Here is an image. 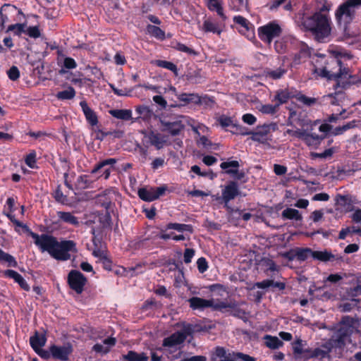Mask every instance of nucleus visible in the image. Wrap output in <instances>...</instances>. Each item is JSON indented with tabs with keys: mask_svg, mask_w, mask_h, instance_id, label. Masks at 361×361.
I'll return each instance as SVG.
<instances>
[{
	"mask_svg": "<svg viewBox=\"0 0 361 361\" xmlns=\"http://www.w3.org/2000/svg\"><path fill=\"white\" fill-rule=\"evenodd\" d=\"M331 351V348H328L327 350H322L321 348H317L313 349L312 355H310V357H312V358H324L326 357L329 352Z\"/></svg>",
	"mask_w": 361,
	"mask_h": 361,
	"instance_id": "nucleus-52",
	"label": "nucleus"
},
{
	"mask_svg": "<svg viewBox=\"0 0 361 361\" xmlns=\"http://www.w3.org/2000/svg\"><path fill=\"white\" fill-rule=\"evenodd\" d=\"M146 30L148 34L159 39H164L165 38L164 31L157 26L148 25Z\"/></svg>",
	"mask_w": 361,
	"mask_h": 361,
	"instance_id": "nucleus-38",
	"label": "nucleus"
},
{
	"mask_svg": "<svg viewBox=\"0 0 361 361\" xmlns=\"http://www.w3.org/2000/svg\"><path fill=\"white\" fill-rule=\"evenodd\" d=\"M0 262H7L8 266L16 267L17 262L15 258L8 253L5 252L0 248Z\"/></svg>",
	"mask_w": 361,
	"mask_h": 361,
	"instance_id": "nucleus-42",
	"label": "nucleus"
},
{
	"mask_svg": "<svg viewBox=\"0 0 361 361\" xmlns=\"http://www.w3.org/2000/svg\"><path fill=\"white\" fill-rule=\"evenodd\" d=\"M68 283L71 289L80 294L84 290L87 279L80 271L71 270L68 275Z\"/></svg>",
	"mask_w": 361,
	"mask_h": 361,
	"instance_id": "nucleus-7",
	"label": "nucleus"
},
{
	"mask_svg": "<svg viewBox=\"0 0 361 361\" xmlns=\"http://www.w3.org/2000/svg\"><path fill=\"white\" fill-rule=\"evenodd\" d=\"M25 33L32 38H38L40 37V31L37 26L29 27L25 30Z\"/></svg>",
	"mask_w": 361,
	"mask_h": 361,
	"instance_id": "nucleus-59",
	"label": "nucleus"
},
{
	"mask_svg": "<svg viewBox=\"0 0 361 361\" xmlns=\"http://www.w3.org/2000/svg\"><path fill=\"white\" fill-rule=\"evenodd\" d=\"M208 3V8L209 10L216 11L217 14L222 18L223 20H225L226 19V16L224 13L223 8L220 3L219 2V0H207Z\"/></svg>",
	"mask_w": 361,
	"mask_h": 361,
	"instance_id": "nucleus-36",
	"label": "nucleus"
},
{
	"mask_svg": "<svg viewBox=\"0 0 361 361\" xmlns=\"http://www.w3.org/2000/svg\"><path fill=\"white\" fill-rule=\"evenodd\" d=\"M239 192L238 183L235 181H230L222 190L221 197H218L217 200L221 198L225 205L227 206L231 200L239 195Z\"/></svg>",
	"mask_w": 361,
	"mask_h": 361,
	"instance_id": "nucleus-13",
	"label": "nucleus"
},
{
	"mask_svg": "<svg viewBox=\"0 0 361 361\" xmlns=\"http://www.w3.org/2000/svg\"><path fill=\"white\" fill-rule=\"evenodd\" d=\"M202 330L203 329L199 325L192 326L190 324H183L181 331H176L164 339L163 346L171 348L180 345L185 341L188 336Z\"/></svg>",
	"mask_w": 361,
	"mask_h": 361,
	"instance_id": "nucleus-5",
	"label": "nucleus"
},
{
	"mask_svg": "<svg viewBox=\"0 0 361 361\" xmlns=\"http://www.w3.org/2000/svg\"><path fill=\"white\" fill-rule=\"evenodd\" d=\"M109 114L114 118L123 121H129L132 118V111L129 109H112Z\"/></svg>",
	"mask_w": 361,
	"mask_h": 361,
	"instance_id": "nucleus-30",
	"label": "nucleus"
},
{
	"mask_svg": "<svg viewBox=\"0 0 361 361\" xmlns=\"http://www.w3.org/2000/svg\"><path fill=\"white\" fill-rule=\"evenodd\" d=\"M73 352L72 345L70 343H66L62 346L52 345L50 346V353L51 356L62 361L68 360L69 355Z\"/></svg>",
	"mask_w": 361,
	"mask_h": 361,
	"instance_id": "nucleus-11",
	"label": "nucleus"
},
{
	"mask_svg": "<svg viewBox=\"0 0 361 361\" xmlns=\"http://www.w3.org/2000/svg\"><path fill=\"white\" fill-rule=\"evenodd\" d=\"M188 302L192 310H204L207 307H211V305H213V299L206 300L199 297H192L188 299Z\"/></svg>",
	"mask_w": 361,
	"mask_h": 361,
	"instance_id": "nucleus-17",
	"label": "nucleus"
},
{
	"mask_svg": "<svg viewBox=\"0 0 361 361\" xmlns=\"http://www.w3.org/2000/svg\"><path fill=\"white\" fill-rule=\"evenodd\" d=\"M167 190L166 186L157 188H140L138 190V196L140 199L147 202H152L164 195Z\"/></svg>",
	"mask_w": 361,
	"mask_h": 361,
	"instance_id": "nucleus-8",
	"label": "nucleus"
},
{
	"mask_svg": "<svg viewBox=\"0 0 361 361\" xmlns=\"http://www.w3.org/2000/svg\"><path fill=\"white\" fill-rule=\"evenodd\" d=\"M176 49L180 51L185 52L189 55H197V51H195L193 49L185 45L184 44L177 43L176 45Z\"/></svg>",
	"mask_w": 361,
	"mask_h": 361,
	"instance_id": "nucleus-53",
	"label": "nucleus"
},
{
	"mask_svg": "<svg viewBox=\"0 0 361 361\" xmlns=\"http://www.w3.org/2000/svg\"><path fill=\"white\" fill-rule=\"evenodd\" d=\"M36 153L32 152L27 155L25 158V164L30 168H34L36 163Z\"/></svg>",
	"mask_w": 361,
	"mask_h": 361,
	"instance_id": "nucleus-63",
	"label": "nucleus"
},
{
	"mask_svg": "<svg viewBox=\"0 0 361 361\" xmlns=\"http://www.w3.org/2000/svg\"><path fill=\"white\" fill-rule=\"evenodd\" d=\"M197 269L200 273H204L208 268L207 262L205 258L200 257L197 261Z\"/></svg>",
	"mask_w": 361,
	"mask_h": 361,
	"instance_id": "nucleus-62",
	"label": "nucleus"
},
{
	"mask_svg": "<svg viewBox=\"0 0 361 361\" xmlns=\"http://www.w3.org/2000/svg\"><path fill=\"white\" fill-rule=\"evenodd\" d=\"M116 339L114 337H109L103 341V343H97L92 347V350L97 353L106 354L109 352L111 348L114 346Z\"/></svg>",
	"mask_w": 361,
	"mask_h": 361,
	"instance_id": "nucleus-20",
	"label": "nucleus"
},
{
	"mask_svg": "<svg viewBox=\"0 0 361 361\" xmlns=\"http://www.w3.org/2000/svg\"><path fill=\"white\" fill-rule=\"evenodd\" d=\"M264 339L266 345L270 349H278L283 345V341L276 336L266 335Z\"/></svg>",
	"mask_w": 361,
	"mask_h": 361,
	"instance_id": "nucleus-35",
	"label": "nucleus"
},
{
	"mask_svg": "<svg viewBox=\"0 0 361 361\" xmlns=\"http://www.w3.org/2000/svg\"><path fill=\"white\" fill-rule=\"evenodd\" d=\"M135 111L145 120L150 118L153 114L152 111L146 106H137L135 108Z\"/></svg>",
	"mask_w": 361,
	"mask_h": 361,
	"instance_id": "nucleus-44",
	"label": "nucleus"
},
{
	"mask_svg": "<svg viewBox=\"0 0 361 361\" xmlns=\"http://www.w3.org/2000/svg\"><path fill=\"white\" fill-rule=\"evenodd\" d=\"M11 8L12 10L15 11L16 9V6H11L10 4H4L0 9V26L1 30L4 28L5 23L8 20V16L4 13L6 11L7 8Z\"/></svg>",
	"mask_w": 361,
	"mask_h": 361,
	"instance_id": "nucleus-45",
	"label": "nucleus"
},
{
	"mask_svg": "<svg viewBox=\"0 0 361 361\" xmlns=\"http://www.w3.org/2000/svg\"><path fill=\"white\" fill-rule=\"evenodd\" d=\"M295 98L298 101L303 103L304 104L307 106H312L317 102V99L314 97H308L304 94H302L300 93L295 95Z\"/></svg>",
	"mask_w": 361,
	"mask_h": 361,
	"instance_id": "nucleus-49",
	"label": "nucleus"
},
{
	"mask_svg": "<svg viewBox=\"0 0 361 361\" xmlns=\"http://www.w3.org/2000/svg\"><path fill=\"white\" fill-rule=\"evenodd\" d=\"M53 195L56 202L61 203L63 204H68V197L66 195L63 194L59 186H58L56 190L54 191Z\"/></svg>",
	"mask_w": 361,
	"mask_h": 361,
	"instance_id": "nucleus-50",
	"label": "nucleus"
},
{
	"mask_svg": "<svg viewBox=\"0 0 361 361\" xmlns=\"http://www.w3.org/2000/svg\"><path fill=\"white\" fill-rule=\"evenodd\" d=\"M354 127V122H349L343 126L336 127L333 131V134L334 135H338L342 134L344 131L350 129Z\"/></svg>",
	"mask_w": 361,
	"mask_h": 361,
	"instance_id": "nucleus-55",
	"label": "nucleus"
},
{
	"mask_svg": "<svg viewBox=\"0 0 361 361\" xmlns=\"http://www.w3.org/2000/svg\"><path fill=\"white\" fill-rule=\"evenodd\" d=\"M282 29L276 22H270L258 28L259 37L264 42L270 44L274 38L281 35Z\"/></svg>",
	"mask_w": 361,
	"mask_h": 361,
	"instance_id": "nucleus-6",
	"label": "nucleus"
},
{
	"mask_svg": "<svg viewBox=\"0 0 361 361\" xmlns=\"http://www.w3.org/2000/svg\"><path fill=\"white\" fill-rule=\"evenodd\" d=\"M286 42L283 39L276 40L274 42V49L279 54H283L286 51Z\"/></svg>",
	"mask_w": 361,
	"mask_h": 361,
	"instance_id": "nucleus-54",
	"label": "nucleus"
},
{
	"mask_svg": "<svg viewBox=\"0 0 361 361\" xmlns=\"http://www.w3.org/2000/svg\"><path fill=\"white\" fill-rule=\"evenodd\" d=\"M346 75L343 74L338 82L336 83V86L345 89L351 85H357L361 82L359 76L353 75L350 73V70L346 67Z\"/></svg>",
	"mask_w": 361,
	"mask_h": 361,
	"instance_id": "nucleus-16",
	"label": "nucleus"
},
{
	"mask_svg": "<svg viewBox=\"0 0 361 361\" xmlns=\"http://www.w3.org/2000/svg\"><path fill=\"white\" fill-rule=\"evenodd\" d=\"M288 72V67L283 63L276 69L267 68L264 71L265 77L271 80H279Z\"/></svg>",
	"mask_w": 361,
	"mask_h": 361,
	"instance_id": "nucleus-19",
	"label": "nucleus"
},
{
	"mask_svg": "<svg viewBox=\"0 0 361 361\" xmlns=\"http://www.w3.org/2000/svg\"><path fill=\"white\" fill-rule=\"evenodd\" d=\"M233 21L240 25L241 27H243V28H245L246 30H249V25H250V23L249 21L245 18L243 16H235L233 18Z\"/></svg>",
	"mask_w": 361,
	"mask_h": 361,
	"instance_id": "nucleus-58",
	"label": "nucleus"
},
{
	"mask_svg": "<svg viewBox=\"0 0 361 361\" xmlns=\"http://www.w3.org/2000/svg\"><path fill=\"white\" fill-rule=\"evenodd\" d=\"M116 163V159H107L97 164L94 168L92 170V174L98 173L100 170L104 169L103 173L100 176H104V179H108L112 166Z\"/></svg>",
	"mask_w": 361,
	"mask_h": 361,
	"instance_id": "nucleus-15",
	"label": "nucleus"
},
{
	"mask_svg": "<svg viewBox=\"0 0 361 361\" xmlns=\"http://www.w3.org/2000/svg\"><path fill=\"white\" fill-rule=\"evenodd\" d=\"M75 95V91L73 87H68V89L59 92L56 94V97L59 99L66 100V99H71Z\"/></svg>",
	"mask_w": 361,
	"mask_h": 361,
	"instance_id": "nucleus-41",
	"label": "nucleus"
},
{
	"mask_svg": "<svg viewBox=\"0 0 361 361\" xmlns=\"http://www.w3.org/2000/svg\"><path fill=\"white\" fill-rule=\"evenodd\" d=\"M294 97H295L288 90H281L277 91L274 99L277 101L276 104L280 106V105L286 103L290 98Z\"/></svg>",
	"mask_w": 361,
	"mask_h": 361,
	"instance_id": "nucleus-32",
	"label": "nucleus"
},
{
	"mask_svg": "<svg viewBox=\"0 0 361 361\" xmlns=\"http://www.w3.org/2000/svg\"><path fill=\"white\" fill-rule=\"evenodd\" d=\"M278 129V126L276 123H271L269 124H264L263 126H258L256 131H252V140H259L257 138L258 135H261L262 137H265L271 132H274Z\"/></svg>",
	"mask_w": 361,
	"mask_h": 361,
	"instance_id": "nucleus-18",
	"label": "nucleus"
},
{
	"mask_svg": "<svg viewBox=\"0 0 361 361\" xmlns=\"http://www.w3.org/2000/svg\"><path fill=\"white\" fill-rule=\"evenodd\" d=\"M8 219L17 226L23 228L34 239L35 244L42 252H47L53 258L65 261L71 258L69 252L77 251L75 243L73 240L59 242L56 238L48 234L39 235L32 232L22 222L17 220L12 214H7Z\"/></svg>",
	"mask_w": 361,
	"mask_h": 361,
	"instance_id": "nucleus-1",
	"label": "nucleus"
},
{
	"mask_svg": "<svg viewBox=\"0 0 361 361\" xmlns=\"http://www.w3.org/2000/svg\"><path fill=\"white\" fill-rule=\"evenodd\" d=\"M347 275L346 274H331L326 278V281L331 282L332 283H336L342 280Z\"/></svg>",
	"mask_w": 361,
	"mask_h": 361,
	"instance_id": "nucleus-56",
	"label": "nucleus"
},
{
	"mask_svg": "<svg viewBox=\"0 0 361 361\" xmlns=\"http://www.w3.org/2000/svg\"><path fill=\"white\" fill-rule=\"evenodd\" d=\"M161 129L164 132H168L171 135L175 136L180 134L184 129V125L180 121H171L166 118H160Z\"/></svg>",
	"mask_w": 361,
	"mask_h": 361,
	"instance_id": "nucleus-10",
	"label": "nucleus"
},
{
	"mask_svg": "<svg viewBox=\"0 0 361 361\" xmlns=\"http://www.w3.org/2000/svg\"><path fill=\"white\" fill-rule=\"evenodd\" d=\"M240 164L238 161H231L222 162L220 167L226 170V173L233 176V177L238 173Z\"/></svg>",
	"mask_w": 361,
	"mask_h": 361,
	"instance_id": "nucleus-29",
	"label": "nucleus"
},
{
	"mask_svg": "<svg viewBox=\"0 0 361 361\" xmlns=\"http://www.w3.org/2000/svg\"><path fill=\"white\" fill-rule=\"evenodd\" d=\"M305 345L303 341L301 339H298L293 344V354L296 359H301V355H302L305 350Z\"/></svg>",
	"mask_w": 361,
	"mask_h": 361,
	"instance_id": "nucleus-43",
	"label": "nucleus"
},
{
	"mask_svg": "<svg viewBox=\"0 0 361 361\" xmlns=\"http://www.w3.org/2000/svg\"><path fill=\"white\" fill-rule=\"evenodd\" d=\"M355 284L354 287H350L346 290V294L353 301L357 302L358 300L355 299V298L361 295V276L356 279Z\"/></svg>",
	"mask_w": 361,
	"mask_h": 361,
	"instance_id": "nucleus-28",
	"label": "nucleus"
},
{
	"mask_svg": "<svg viewBox=\"0 0 361 361\" xmlns=\"http://www.w3.org/2000/svg\"><path fill=\"white\" fill-rule=\"evenodd\" d=\"M46 341L45 336L37 332L30 338V345L35 352H38L39 348L45 345Z\"/></svg>",
	"mask_w": 361,
	"mask_h": 361,
	"instance_id": "nucleus-27",
	"label": "nucleus"
},
{
	"mask_svg": "<svg viewBox=\"0 0 361 361\" xmlns=\"http://www.w3.org/2000/svg\"><path fill=\"white\" fill-rule=\"evenodd\" d=\"M178 99L183 102V104H188L190 103L195 104H209L213 102L212 99L207 97H201L197 94L194 93H182L177 94Z\"/></svg>",
	"mask_w": 361,
	"mask_h": 361,
	"instance_id": "nucleus-12",
	"label": "nucleus"
},
{
	"mask_svg": "<svg viewBox=\"0 0 361 361\" xmlns=\"http://www.w3.org/2000/svg\"><path fill=\"white\" fill-rule=\"evenodd\" d=\"M4 275L7 277L13 279L16 283L19 284L21 288L23 290L28 291L30 290V286L23 279V277L19 274L17 271L11 269H8L5 271Z\"/></svg>",
	"mask_w": 361,
	"mask_h": 361,
	"instance_id": "nucleus-24",
	"label": "nucleus"
},
{
	"mask_svg": "<svg viewBox=\"0 0 361 361\" xmlns=\"http://www.w3.org/2000/svg\"><path fill=\"white\" fill-rule=\"evenodd\" d=\"M325 137L318 135L315 133H307L305 132L303 141L309 146L317 145L320 143Z\"/></svg>",
	"mask_w": 361,
	"mask_h": 361,
	"instance_id": "nucleus-33",
	"label": "nucleus"
},
{
	"mask_svg": "<svg viewBox=\"0 0 361 361\" xmlns=\"http://www.w3.org/2000/svg\"><path fill=\"white\" fill-rule=\"evenodd\" d=\"M56 214L59 219L64 223L75 226H78L80 224L78 219L71 212L59 211Z\"/></svg>",
	"mask_w": 361,
	"mask_h": 361,
	"instance_id": "nucleus-25",
	"label": "nucleus"
},
{
	"mask_svg": "<svg viewBox=\"0 0 361 361\" xmlns=\"http://www.w3.org/2000/svg\"><path fill=\"white\" fill-rule=\"evenodd\" d=\"M336 204L338 207V209L345 212H349L353 209V204L351 197L349 195H337L335 198Z\"/></svg>",
	"mask_w": 361,
	"mask_h": 361,
	"instance_id": "nucleus-22",
	"label": "nucleus"
},
{
	"mask_svg": "<svg viewBox=\"0 0 361 361\" xmlns=\"http://www.w3.org/2000/svg\"><path fill=\"white\" fill-rule=\"evenodd\" d=\"M166 229H173L179 232L188 231L190 233L193 232V228L191 225L178 224V223H169L166 225Z\"/></svg>",
	"mask_w": 361,
	"mask_h": 361,
	"instance_id": "nucleus-37",
	"label": "nucleus"
},
{
	"mask_svg": "<svg viewBox=\"0 0 361 361\" xmlns=\"http://www.w3.org/2000/svg\"><path fill=\"white\" fill-rule=\"evenodd\" d=\"M7 75L9 78L10 80H13V81H15L16 80H18L20 77V71L18 70V68L15 66H13L8 71H7Z\"/></svg>",
	"mask_w": 361,
	"mask_h": 361,
	"instance_id": "nucleus-57",
	"label": "nucleus"
},
{
	"mask_svg": "<svg viewBox=\"0 0 361 361\" xmlns=\"http://www.w3.org/2000/svg\"><path fill=\"white\" fill-rule=\"evenodd\" d=\"M301 25L305 30L311 32L319 41L327 37L331 33L329 19L321 12H316L311 16L303 17Z\"/></svg>",
	"mask_w": 361,
	"mask_h": 361,
	"instance_id": "nucleus-3",
	"label": "nucleus"
},
{
	"mask_svg": "<svg viewBox=\"0 0 361 361\" xmlns=\"http://www.w3.org/2000/svg\"><path fill=\"white\" fill-rule=\"evenodd\" d=\"M254 287L262 289L271 288L272 290H275L276 289L282 290L285 288L286 284L283 282L274 281L271 279H266L262 281L255 283Z\"/></svg>",
	"mask_w": 361,
	"mask_h": 361,
	"instance_id": "nucleus-21",
	"label": "nucleus"
},
{
	"mask_svg": "<svg viewBox=\"0 0 361 361\" xmlns=\"http://www.w3.org/2000/svg\"><path fill=\"white\" fill-rule=\"evenodd\" d=\"M142 133L144 134V139L147 143L154 146L158 150L168 145L166 137L159 133L151 130L149 133Z\"/></svg>",
	"mask_w": 361,
	"mask_h": 361,
	"instance_id": "nucleus-9",
	"label": "nucleus"
},
{
	"mask_svg": "<svg viewBox=\"0 0 361 361\" xmlns=\"http://www.w3.org/2000/svg\"><path fill=\"white\" fill-rule=\"evenodd\" d=\"M234 358L241 360L242 361H256V359L242 353H237L234 355Z\"/></svg>",
	"mask_w": 361,
	"mask_h": 361,
	"instance_id": "nucleus-64",
	"label": "nucleus"
},
{
	"mask_svg": "<svg viewBox=\"0 0 361 361\" xmlns=\"http://www.w3.org/2000/svg\"><path fill=\"white\" fill-rule=\"evenodd\" d=\"M360 6L361 0H346L339 5L335 12L338 24L346 27L351 23L355 17L356 9Z\"/></svg>",
	"mask_w": 361,
	"mask_h": 361,
	"instance_id": "nucleus-4",
	"label": "nucleus"
},
{
	"mask_svg": "<svg viewBox=\"0 0 361 361\" xmlns=\"http://www.w3.org/2000/svg\"><path fill=\"white\" fill-rule=\"evenodd\" d=\"M148 358L146 353H138L133 350H130L127 354L122 355L123 361H147Z\"/></svg>",
	"mask_w": 361,
	"mask_h": 361,
	"instance_id": "nucleus-26",
	"label": "nucleus"
},
{
	"mask_svg": "<svg viewBox=\"0 0 361 361\" xmlns=\"http://www.w3.org/2000/svg\"><path fill=\"white\" fill-rule=\"evenodd\" d=\"M80 105L89 123L92 126H96L98 123V119L94 111L89 107L85 101L80 102Z\"/></svg>",
	"mask_w": 361,
	"mask_h": 361,
	"instance_id": "nucleus-23",
	"label": "nucleus"
},
{
	"mask_svg": "<svg viewBox=\"0 0 361 361\" xmlns=\"http://www.w3.org/2000/svg\"><path fill=\"white\" fill-rule=\"evenodd\" d=\"M281 216L284 219L300 221L302 219L299 211L292 208H287L281 213Z\"/></svg>",
	"mask_w": 361,
	"mask_h": 361,
	"instance_id": "nucleus-31",
	"label": "nucleus"
},
{
	"mask_svg": "<svg viewBox=\"0 0 361 361\" xmlns=\"http://www.w3.org/2000/svg\"><path fill=\"white\" fill-rule=\"evenodd\" d=\"M312 253H313V250L310 248L296 247L295 255L297 256V259L299 261H305L310 256H311L312 257Z\"/></svg>",
	"mask_w": 361,
	"mask_h": 361,
	"instance_id": "nucleus-39",
	"label": "nucleus"
},
{
	"mask_svg": "<svg viewBox=\"0 0 361 361\" xmlns=\"http://www.w3.org/2000/svg\"><path fill=\"white\" fill-rule=\"evenodd\" d=\"M350 59L352 56L348 53L341 51H332L331 54L326 59L325 64L322 69H316L315 72L322 78L328 80H334L336 83L343 74L346 75V67L343 65L342 59Z\"/></svg>",
	"mask_w": 361,
	"mask_h": 361,
	"instance_id": "nucleus-2",
	"label": "nucleus"
},
{
	"mask_svg": "<svg viewBox=\"0 0 361 361\" xmlns=\"http://www.w3.org/2000/svg\"><path fill=\"white\" fill-rule=\"evenodd\" d=\"M312 258L322 262L343 261V257L342 256L334 255L331 252L327 250H324V251H313Z\"/></svg>",
	"mask_w": 361,
	"mask_h": 361,
	"instance_id": "nucleus-14",
	"label": "nucleus"
},
{
	"mask_svg": "<svg viewBox=\"0 0 361 361\" xmlns=\"http://www.w3.org/2000/svg\"><path fill=\"white\" fill-rule=\"evenodd\" d=\"M25 27L26 25L24 23H16L10 25L8 27L6 32H13L15 35L20 36L21 33L25 32Z\"/></svg>",
	"mask_w": 361,
	"mask_h": 361,
	"instance_id": "nucleus-46",
	"label": "nucleus"
},
{
	"mask_svg": "<svg viewBox=\"0 0 361 361\" xmlns=\"http://www.w3.org/2000/svg\"><path fill=\"white\" fill-rule=\"evenodd\" d=\"M157 64L159 67L170 70L177 75V67L173 63L166 61L159 60L157 61Z\"/></svg>",
	"mask_w": 361,
	"mask_h": 361,
	"instance_id": "nucleus-51",
	"label": "nucleus"
},
{
	"mask_svg": "<svg viewBox=\"0 0 361 361\" xmlns=\"http://www.w3.org/2000/svg\"><path fill=\"white\" fill-rule=\"evenodd\" d=\"M91 183L87 175L80 176L76 181V187L78 189H85L90 185Z\"/></svg>",
	"mask_w": 361,
	"mask_h": 361,
	"instance_id": "nucleus-47",
	"label": "nucleus"
},
{
	"mask_svg": "<svg viewBox=\"0 0 361 361\" xmlns=\"http://www.w3.org/2000/svg\"><path fill=\"white\" fill-rule=\"evenodd\" d=\"M235 307V303L228 302V301H218L216 302L213 300V305L211 307L214 310L224 311L227 309H233Z\"/></svg>",
	"mask_w": 361,
	"mask_h": 361,
	"instance_id": "nucleus-40",
	"label": "nucleus"
},
{
	"mask_svg": "<svg viewBox=\"0 0 361 361\" xmlns=\"http://www.w3.org/2000/svg\"><path fill=\"white\" fill-rule=\"evenodd\" d=\"M218 121H219L220 125L222 127H229V126L234 127V126H235V124L233 123V121L231 119V118L228 117V116H224V115L220 116L219 118Z\"/></svg>",
	"mask_w": 361,
	"mask_h": 361,
	"instance_id": "nucleus-60",
	"label": "nucleus"
},
{
	"mask_svg": "<svg viewBox=\"0 0 361 361\" xmlns=\"http://www.w3.org/2000/svg\"><path fill=\"white\" fill-rule=\"evenodd\" d=\"M279 108V106L277 104H264L261 106L259 111L263 114H274L278 111Z\"/></svg>",
	"mask_w": 361,
	"mask_h": 361,
	"instance_id": "nucleus-48",
	"label": "nucleus"
},
{
	"mask_svg": "<svg viewBox=\"0 0 361 361\" xmlns=\"http://www.w3.org/2000/svg\"><path fill=\"white\" fill-rule=\"evenodd\" d=\"M61 162L63 164V167L65 169V172L63 173L64 183L69 189H72V185L68 181L69 166L68 164L67 161L65 159H62Z\"/></svg>",
	"mask_w": 361,
	"mask_h": 361,
	"instance_id": "nucleus-61",
	"label": "nucleus"
},
{
	"mask_svg": "<svg viewBox=\"0 0 361 361\" xmlns=\"http://www.w3.org/2000/svg\"><path fill=\"white\" fill-rule=\"evenodd\" d=\"M202 30L204 32L216 33L217 35H220L222 31L219 24L212 21L209 19L204 20L202 25Z\"/></svg>",
	"mask_w": 361,
	"mask_h": 361,
	"instance_id": "nucleus-34",
	"label": "nucleus"
}]
</instances>
